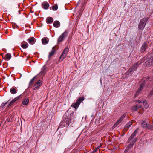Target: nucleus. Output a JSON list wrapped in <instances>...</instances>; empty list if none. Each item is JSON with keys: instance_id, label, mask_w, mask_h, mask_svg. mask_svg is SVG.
Segmentation results:
<instances>
[{"instance_id": "1", "label": "nucleus", "mask_w": 153, "mask_h": 153, "mask_svg": "<svg viewBox=\"0 0 153 153\" xmlns=\"http://www.w3.org/2000/svg\"><path fill=\"white\" fill-rule=\"evenodd\" d=\"M149 82L150 83H152L153 85V78H150L146 77L143 79L141 80L140 87L139 88L138 90L137 91V93H138V94H140L141 93V90L144 87L146 88ZM152 95H153V88L148 94V97H151Z\"/></svg>"}, {"instance_id": "2", "label": "nucleus", "mask_w": 153, "mask_h": 153, "mask_svg": "<svg viewBox=\"0 0 153 153\" xmlns=\"http://www.w3.org/2000/svg\"><path fill=\"white\" fill-rule=\"evenodd\" d=\"M138 131V129H136L134 133L132 134L131 136L129 138L128 142L129 143V144H131L132 146H133L135 143L137 139V137L134 138L137 134Z\"/></svg>"}, {"instance_id": "3", "label": "nucleus", "mask_w": 153, "mask_h": 153, "mask_svg": "<svg viewBox=\"0 0 153 153\" xmlns=\"http://www.w3.org/2000/svg\"><path fill=\"white\" fill-rule=\"evenodd\" d=\"M142 63V62L139 61L136 62L135 64H134L128 70L127 73L128 74H131V72L136 70L138 65Z\"/></svg>"}, {"instance_id": "4", "label": "nucleus", "mask_w": 153, "mask_h": 153, "mask_svg": "<svg viewBox=\"0 0 153 153\" xmlns=\"http://www.w3.org/2000/svg\"><path fill=\"white\" fill-rule=\"evenodd\" d=\"M84 100L83 97H80L78 99L76 102L73 103L71 105V106L74 108L75 109L78 108L80 103Z\"/></svg>"}, {"instance_id": "5", "label": "nucleus", "mask_w": 153, "mask_h": 153, "mask_svg": "<svg viewBox=\"0 0 153 153\" xmlns=\"http://www.w3.org/2000/svg\"><path fill=\"white\" fill-rule=\"evenodd\" d=\"M147 21V19L146 18H143L140 20L138 26V28L139 29H143L144 28Z\"/></svg>"}, {"instance_id": "6", "label": "nucleus", "mask_w": 153, "mask_h": 153, "mask_svg": "<svg viewBox=\"0 0 153 153\" xmlns=\"http://www.w3.org/2000/svg\"><path fill=\"white\" fill-rule=\"evenodd\" d=\"M68 35V33L66 31H65L58 38V43L60 42L63 40L64 38L66 37Z\"/></svg>"}, {"instance_id": "7", "label": "nucleus", "mask_w": 153, "mask_h": 153, "mask_svg": "<svg viewBox=\"0 0 153 153\" xmlns=\"http://www.w3.org/2000/svg\"><path fill=\"white\" fill-rule=\"evenodd\" d=\"M42 85V81L39 80L34 86L33 89L36 90V89L39 88Z\"/></svg>"}, {"instance_id": "8", "label": "nucleus", "mask_w": 153, "mask_h": 153, "mask_svg": "<svg viewBox=\"0 0 153 153\" xmlns=\"http://www.w3.org/2000/svg\"><path fill=\"white\" fill-rule=\"evenodd\" d=\"M147 48V44L146 43H144L141 48V52H144Z\"/></svg>"}, {"instance_id": "9", "label": "nucleus", "mask_w": 153, "mask_h": 153, "mask_svg": "<svg viewBox=\"0 0 153 153\" xmlns=\"http://www.w3.org/2000/svg\"><path fill=\"white\" fill-rule=\"evenodd\" d=\"M132 125V123L131 122H129L127 124L124 126V131H127L128 129Z\"/></svg>"}, {"instance_id": "10", "label": "nucleus", "mask_w": 153, "mask_h": 153, "mask_svg": "<svg viewBox=\"0 0 153 153\" xmlns=\"http://www.w3.org/2000/svg\"><path fill=\"white\" fill-rule=\"evenodd\" d=\"M126 115L125 114H123L122 117L120 118L117 122L114 125V126H116L120 123L123 120L124 117H125Z\"/></svg>"}, {"instance_id": "11", "label": "nucleus", "mask_w": 153, "mask_h": 153, "mask_svg": "<svg viewBox=\"0 0 153 153\" xmlns=\"http://www.w3.org/2000/svg\"><path fill=\"white\" fill-rule=\"evenodd\" d=\"M49 4L47 2H44L42 4V8L45 9H47L48 8Z\"/></svg>"}, {"instance_id": "12", "label": "nucleus", "mask_w": 153, "mask_h": 153, "mask_svg": "<svg viewBox=\"0 0 153 153\" xmlns=\"http://www.w3.org/2000/svg\"><path fill=\"white\" fill-rule=\"evenodd\" d=\"M46 68L45 65H44L42 68L41 72L39 73L41 75H45L46 72Z\"/></svg>"}, {"instance_id": "13", "label": "nucleus", "mask_w": 153, "mask_h": 153, "mask_svg": "<svg viewBox=\"0 0 153 153\" xmlns=\"http://www.w3.org/2000/svg\"><path fill=\"white\" fill-rule=\"evenodd\" d=\"M53 25L55 27H58L60 26V23L59 21H56L53 23Z\"/></svg>"}, {"instance_id": "14", "label": "nucleus", "mask_w": 153, "mask_h": 153, "mask_svg": "<svg viewBox=\"0 0 153 153\" xmlns=\"http://www.w3.org/2000/svg\"><path fill=\"white\" fill-rule=\"evenodd\" d=\"M29 99L27 98H25L22 101V103L24 105H27L29 102Z\"/></svg>"}, {"instance_id": "15", "label": "nucleus", "mask_w": 153, "mask_h": 153, "mask_svg": "<svg viewBox=\"0 0 153 153\" xmlns=\"http://www.w3.org/2000/svg\"><path fill=\"white\" fill-rule=\"evenodd\" d=\"M66 116L65 115L64 116V118H65V121L66 123L69 126L70 125L71 119L69 118V117L68 118H66L65 117Z\"/></svg>"}, {"instance_id": "16", "label": "nucleus", "mask_w": 153, "mask_h": 153, "mask_svg": "<svg viewBox=\"0 0 153 153\" xmlns=\"http://www.w3.org/2000/svg\"><path fill=\"white\" fill-rule=\"evenodd\" d=\"M53 21V19L51 17H48L46 19V21L48 23H51Z\"/></svg>"}, {"instance_id": "17", "label": "nucleus", "mask_w": 153, "mask_h": 153, "mask_svg": "<svg viewBox=\"0 0 153 153\" xmlns=\"http://www.w3.org/2000/svg\"><path fill=\"white\" fill-rule=\"evenodd\" d=\"M67 55L63 53L61 54L60 58L59 59V61H61L64 59L66 57Z\"/></svg>"}, {"instance_id": "18", "label": "nucleus", "mask_w": 153, "mask_h": 153, "mask_svg": "<svg viewBox=\"0 0 153 153\" xmlns=\"http://www.w3.org/2000/svg\"><path fill=\"white\" fill-rule=\"evenodd\" d=\"M34 41L35 39L33 37L30 38L28 40L29 43L31 44H33L34 43Z\"/></svg>"}, {"instance_id": "19", "label": "nucleus", "mask_w": 153, "mask_h": 153, "mask_svg": "<svg viewBox=\"0 0 153 153\" xmlns=\"http://www.w3.org/2000/svg\"><path fill=\"white\" fill-rule=\"evenodd\" d=\"M10 92L12 94L16 93L17 92V90L15 88H11L10 90Z\"/></svg>"}, {"instance_id": "20", "label": "nucleus", "mask_w": 153, "mask_h": 153, "mask_svg": "<svg viewBox=\"0 0 153 153\" xmlns=\"http://www.w3.org/2000/svg\"><path fill=\"white\" fill-rule=\"evenodd\" d=\"M133 146L129 144L128 146L126 149L124 151V153H127V152L129 150L132 148Z\"/></svg>"}, {"instance_id": "21", "label": "nucleus", "mask_w": 153, "mask_h": 153, "mask_svg": "<svg viewBox=\"0 0 153 153\" xmlns=\"http://www.w3.org/2000/svg\"><path fill=\"white\" fill-rule=\"evenodd\" d=\"M55 51V50H54V48H53L51 52L49 53V58H50L51 56H53L54 54Z\"/></svg>"}, {"instance_id": "22", "label": "nucleus", "mask_w": 153, "mask_h": 153, "mask_svg": "<svg viewBox=\"0 0 153 153\" xmlns=\"http://www.w3.org/2000/svg\"><path fill=\"white\" fill-rule=\"evenodd\" d=\"M11 57V55L10 53H7L6 54L5 59L6 60H9Z\"/></svg>"}, {"instance_id": "23", "label": "nucleus", "mask_w": 153, "mask_h": 153, "mask_svg": "<svg viewBox=\"0 0 153 153\" xmlns=\"http://www.w3.org/2000/svg\"><path fill=\"white\" fill-rule=\"evenodd\" d=\"M148 124L147 123L145 122H143L141 123V126L143 128H144L145 129H146V126H147Z\"/></svg>"}, {"instance_id": "24", "label": "nucleus", "mask_w": 153, "mask_h": 153, "mask_svg": "<svg viewBox=\"0 0 153 153\" xmlns=\"http://www.w3.org/2000/svg\"><path fill=\"white\" fill-rule=\"evenodd\" d=\"M48 41L46 38H43L42 39V42L43 44H46L48 43Z\"/></svg>"}, {"instance_id": "25", "label": "nucleus", "mask_w": 153, "mask_h": 153, "mask_svg": "<svg viewBox=\"0 0 153 153\" xmlns=\"http://www.w3.org/2000/svg\"><path fill=\"white\" fill-rule=\"evenodd\" d=\"M143 103L145 108H147L149 107V105L146 102V100H144L143 102Z\"/></svg>"}, {"instance_id": "26", "label": "nucleus", "mask_w": 153, "mask_h": 153, "mask_svg": "<svg viewBox=\"0 0 153 153\" xmlns=\"http://www.w3.org/2000/svg\"><path fill=\"white\" fill-rule=\"evenodd\" d=\"M68 51V47H66L62 53L67 55Z\"/></svg>"}, {"instance_id": "27", "label": "nucleus", "mask_w": 153, "mask_h": 153, "mask_svg": "<svg viewBox=\"0 0 153 153\" xmlns=\"http://www.w3.org/2000/svg\"><path fill=\"white\" fill-rule=\"evenodd\" d=\"M21 46L24 49H26L28 47V44H22Z\"/></svg>"}, {"instance_id": "28", "label": "nucleus", "mask_w": 153, "mask_h": 153, "mask_svg": "<svg viewBox=\"0 0 153 153\" xmlns=\"http://www.w3.org/2000/svg\"><path fill=\"white\" fill-rule=\"evenodd\" d=\"M146 129H148L151 130L153 129V127L152 125L151 124H148L147 126L146 127Z\"/></svg>"}, {"instance_id": "29", "label": "nucleus", "mask_w": 153, "mask_h": 153, "mask_svg": "<svg viewBox=\"0 0 153 153\" xmlns=\"http://www.w3.org/2000/svg\"><path fill=\"white\" fill-rule=\"evenodd\" d=\"M36 77H37V76H34L33 78V79L31 80L30 82L29 83L30 85H32L33 84L35 79L36 78Z\"/></svg>"}, {"instance_id": "30", "label": "nucleus", "mask_w": 153, "mask_h": 153, "mask_svg": "<svg viewBox=\"0 0 153 153\" xmlns=\"http://www.w3.org/2000/svg\"><path fill=\"white\" fill-rule=\"evenodd\" d=\"M58 8V5L55 4L52 6V9L53 10H56Z\"/></svg>"}, {"instance_id": "31", "label": "nucleus", "mask_w": 153, "mask_h": 153, "mask_svg": "<svg viewBox=\"0 0 153 153\" xmlns=\"http://www.w3.org/2000/svg\"><path fill=\"white\" fill-rule=\"evenodd\" d=\"M15 101L13 99L11 101H10V103L8 105V106H10L12 105L15 102Z\"/></svg>"}, {"instance_id": "32", "label": "nucleus", "mask_w": 153, "mask_h": 153, "mask_svg": "<svg viewBox=\"0 0 153 153\" xmlns=\"http://www.w3.org/2000/svg\"><path fill=\"white\" fill-rule=\"evenodd\" d=\"M15 101L13 99L11 101H10V103L8 105V106H10L12 105L15 102Z\"/></svg>"}, {"instance_id": "33", "label": "nucleus", "mask_w": 153, "mask_h": 153, "mask_svg": "<svg viewBox=\"0 0 153 153\" xmlns=\"http://www.w3.org/2000/svg\"><path fill=\"white\" fill-rule=\"evenodd\" d=\"M132 110L133 111H137V110H138V108H137V105H135V106H134L133 108H132Z\"/></svg>"}, {"instance_id": "34", "label": "nucleus", "mask_w": 153, "mask_h": 153, "mask_svg": "<svg viewBox=\"0 0 153 153\" xmlns=\"http://www.w3.org/2000/svg\"><path fill=\"white\" fill-rule=\"evenodd\" d=\"M21 95H20L16 97H15L14 99H13L16 102L17 100H18L20 98Z\"/></svg>"}, {"instance_id": "35", "label": "nucleus", "mask_w": 153, "mask_h": 153, "mask_svg": "<svg viewBox=\"0 0 153 153\" xmlns=\"http://www.w3.org/2000/svg\"><path fill=\"white\" fill-rule=\"evenodd\" d=\"M8 102H6V103H3L1 106L0 107L1 108H3L5 105L6 104V103Z\"/></svg>"}, {"instance_id": "36", "label": "nucleus", "mask_w": 153, "mask_h": 153, "mask_svg": "<svg viewBox=\"0 0 153 153\" xmlns=\"http://www.w3.org/2000/svg\"><path fill=\"white\" fill-rule=\"evenodd\" d=\"M143 100H138V102L139 103H143Z\"/></svg>"}, {"instance_id": "37", "label": "nucleus", "mask_w": 153, "mask_h": 153, "mask_svg": "<svg viewBox=\"0 0 153 153\" xmlns=\"http://www.w3.org/2000/svg\"><path fill=\"white\" fill-rule=\"evenodd\" d=\"M102 146V145L100 144V146H98L96 148L97 150L99 149L100 148V147Z\"/></svg>"}, {"instance_id": "38", "label": "nucleus", "mask_w": 153, "mask_h": 153, "mask_svg": "<svg viewBox=\"0 0 153 153\" xmlns=\"http://www.w3.org/2000/svg\"><path fill=\"white\" fill-rule=\"evenodd\" d=\"M137 108H142V106L141 105H137Z\"/></svg>"}, {"instance_id": "39", "label": "nucleus", "mask_w": 153, "mask_h": 153, "mask_svg": "<svg viewBox=\"0 0 153 153\" xmlns=\"http://www.w3.org/2000/svg\"><path fill=\"white\" fill-rule=\"evenodd\" d=\"M139 94H138V93H137V92H136V94L135 95V97H137Z\"/></svg>"}, {"instance_id": "40", "label": "nucleus", "mask_w": 153, "mask_h": 153, "mask_svg": "<svg viewBox=\"0 0 153 153\" xmlns=\"http://www.w3.org/2000/svg\"><path fill=\"white\" fill-rule=\"evenodd\" d=\"M97 149H94V150L91 153H94L96 151H97Z\"/></svg>"}, {"instance_id": "41", "label": "nucleus", "mask_w": 153, "mask_h": 153, "mask_svg": "<svg viewBox=\"0 0 153 153\" xmlns=\"http://www.w3.org/2000/svg\"><path fill=\"white\" fill-rule=\"evenodd\" d=\"M134 102H138V101L137 100H135L134 101Z\"/></svg>"}, {"instance_id": "42", "label": "nucleus", "mask_w": 153, "mask_h": 153, "mask_svg": "<svg viewBox=\"0 0 153 153\" xmlns=\"http://www.w3.org/2000/svg\"><path fill=\"white\" fill-rule=\"evenodd\" d=\"M130 153H133L132 152H130Z\"/></svg>"}, {"instance_id": "43", "label": "nucleus", "mask_w": 153, "mask_h": 153, "mask_svg": "<svg viewBox=\"0 0 153 153\" xmlns=\"http://www.w3.org/2000/svg\"><path fill=\"white\" fill-rule=\"evenodd\" d=\"M68 112V111H67ZM68 112H67V113H66V115L67 114Z\"/></svg>"}, {"instance_id": "44", "label": "nucleus", "mask_w": 153, "mask_h": 153, "mask_svg": "<svg viewBox=\"0 0 153 153\" xmlns=\"http://www.w3.org/2000/svg\"><path fill=\"white\" fill-rule=\"evenodd\" d=\"M84 153H85V152H84Z\"/></svg>"}, {"instance_id": "45", "label": "nucleus", "mask_w": 153, "mask_h": 153, "mask_svg": "<svg viewBox=\"0 0 153 153\" xmlns=\"http://www.w3.org/2000/svg\"><path fill=\"white\" fill-rule=\"evenodd\" d=\"M152 71H153V69H152Z\"/></svg>"}]
</instances>
